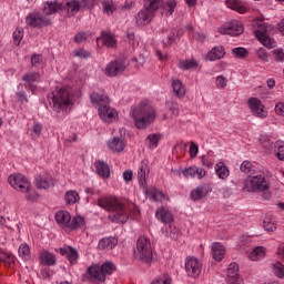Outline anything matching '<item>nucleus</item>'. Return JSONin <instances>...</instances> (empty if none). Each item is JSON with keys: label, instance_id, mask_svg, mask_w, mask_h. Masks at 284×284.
Returning <instances> with one entry per match:
<instances>
[{"label": "nucleus", "instance_id": "f257e3e1", "mask_svg": "<svg viewBox=\"0 0 284 284\" xmlns=\"http://www.w3.org/2000/svg\"><path fill=\"white\" fill-rule=\"evenodd\" d=\"M85 7L87 0H72L65 4H61L55 1H50L44 4L43 13L32 12L28 14V17L26 18V22L28 26L32 28L47 27L52 23V19L50 18V16L54 14L55 12L60 11L62 16L71 17L74 16L81 8Z\"/></svg>", "mask_w": 284, "mask_h": 284}, {"label": "nucleus", "instance_id": "f03ea898", "mask_svg": "<svg viewBox=\"0 0 284 284\" xmlns=\"http://www.w3.org/2000/svg\"><path fill=\"white\" fill-rule=\"evenodd\" d=\"M74 92L71 88H60L49 95V103L57 116H64L74 103Z\"/></svg>", "mask_w": 284, "mask_h": 284}, {"label": "nucleus", "instance_id": "7ed1b4c3", "mask_svg": "<svg viewBox=\"0 0 284 284\" xmlns=\"http://www.w3.org/2000/svg\"><path fill=\"white\" fill-rule=\"evenodd\" d=\"M99 207L106 210V212H113L110 216L113 223H128L130 219L129 209H126L123 202L118 196H104L98 201Z\"/></svg>", "mask_w": 284, "mask_h": 284}, {"label": "nucleus", "instance_id": "20e7f679", "mask_svg": "<svg viewBox=\"0 0 284 284\" xmlns=\"http://www.w3.org/2000/svg\"><path fill=\"white\" fill-rule=\"evenodd\" d=\"M130 115L138 129H145L154 122L156 113L146 100H142L131 106Z\"/></svg>", "mask_w": 284, "mask_h": 284}, {"label": "nucleus", "instance_id": "39448f33", "mask_svg": "<svg viewBox=\"0 0 284 284\" xmlns=\"http://www.w3.org/2000/svg\"><path fill=\"white\" fill-rule=\"evenodd\" d=\"M149 162L146 160H143L138 172L140 187H142L146 199H149L150 201H154L155 203H165V201H168V196L162 191H159L153 186H146V179L149 176Z\"/></svg>", "mask_w": 284, "mask_h": 284}, {"label": "nucleus", "instance_id": "423d86ee", "mask_svg": "<svg viewBox=\"0 0 284 284\" xmlns=\"http://www.w3.org/2000/svg\"><path fill=\"white\" fill-rule=\"evenodd\" d=\"M271 27L265 23L263 19L253 20V33H255V38L257 41L262 43V45L273 49L276 44L273 39L270 37Z\"/></svg>", "mask_w": 284, "mask_h": 284}, {"label": "nucleus", "instance_id": "0eeeda50", "mask_svg": "<svg viewBox=\"0 0 284 284\" xmlns=\"http://www.w3.org/2000/svg\"><path fill=\"white\" fill-rule=\"evenodd\" d=\"M133 256L143 263H150L152 261V245L149 237L141 235L138 239L136 245L133 248Z\"/></svg>", "mask_w": 284, "mask_h": 284}, {"label": "nucleus", "instance_id": "6e6552de", "mask_svg": "<svg viewBox=\"0 0 284 284\" xmlns=\"http://www.w3.org/2000/svg\"><path fill=\"white\" fill-rule=\"evenodd\" d=\"M114 271H115V266L110 261L104 262L101 266L99 264H94L89 267L90 276L93 280L101 283L105 281L106 275H111Z\"/></svg>", "mask_w": 284, "mask_h": 284}, {"label": "nucleus", "instance_id": "1a4fd4ad", "mask_svg": "<svg viewBox=\"0 0 284 284\" xmlns=\"http://www.w3.org/2000/svg\"><path fill=\"white\" fill-rule=\"evenodd\" d=\"M268 183L263 175L248 176L244 180V190L246 192H265Z\"/></svg>", "mask_w": 284, "mask_h": 284}, {"label": "nucleus", "instance_id": "9d476101", "mask_svg": "<svg viewBox=\"0 0 284 284\" xmlns=\"http://www.w3.org/2000/svg\"><path fill=\"white\" fill-rule=\"evenodd\" d=\"M217 32L222 36L237 37L244 32V26L239 20H229L217 28Z\"/></svg>", "mask_w": 284, "mask_h": 284}, {"label": "nucleus", "instance_id": "9b49d317", "mask_svg": "<svg viewBox=\"0 0 284 284\" xmlns=\"http://www.w3.org/2000/svg\"><path fill=\"white\" fill-rule=\"evenodd\" d=\"M8 183L16 192H28L30 189V180L22 173H12L8 176Z\"/></svg>", "mask_w": 284, "mask_h": 284}, {"label": "nucleus", "instance_id": "f8f14e48", "mask_svg": "<svg viewBox=\"0 0 284 284\" xmlns=\"http://www.w3.org/2000/svg\"><path fill=\"white\" fill-rule=\"evenodd\" d=\"M203 264L200 258L195 256H189L185 260L186 276L191 278H197L202 273Z\"/></svg>", "mask_w": 284, "mask_h": 284}, {"label": "nucleus", "instance_id": "ddd939ff", "mask_svg": "<svg viewBox=\"0 0 284 284\" xmlns=\"http://www.w3.org/2000/svg\"><path fill=\"white\" fill-rule=\"evenodd\" d=\"M247 104L253 116L260 119H266L268 116V111L258 98H250Z\"/></svg>", "mask_w": 284, "mask_h": 284}, {"label": "nucleus", "instance_id": "4468645a", "mask_svg": "<svg viewBox=\"0 0 284 284\" xmlns=\"http://www.w3.org/2000/svg\"><path fill=\"white\" fill-rule=\"evenodd\" d=\"M98 114L101 120H103L106 123H112L116 120H119V112L110 106L109 104H104L98 109Z\"/></svg>", "mask_w": 284, "mask_h": 284}, {"label": "nucleus", "instance_id": "2eb2a0df", "mask_svg": "<svg viewBox=\"0 0 284 284\" xmlns=\"http://www.w3.org/2000/svg\"><path fill=\"white\" fill-rule=\"evenodd\" d=\"M126 69V64L124 61L122 60H115V61H111L105 70H104V73L108 75V77H116L119 75L120 73H122L124 70Z\"/></svg>", "mask_w": 284, "mask_h": 284}, {"label": "nucleus", "instance_id": "dca6fc26", "mask_svg": "<svg viewBox=\"0 0 284 284\" xmlns=\"http://www.w3.org/2000/svg\"><path fill=\"white\" fill-rule=\"evenodd\" d=\"M54 185V180L49 173H41L36 176V187L38 190H49Z\"/></svg>", "mask_w": 284, "mask_h": 284}, {"label": "nucleus", "instance_id": "f3484780", "mask_svg": "<svg viewBox=\"0 0 284 284\" xmlns=\"http://www.w3.org/2000/svg\"><path fill=\"white\" fill-rule=\"evenodd\" d=\"M22 80L24 81L26 88L34 93L40 81V74L37 72H28L22 77Z\"/></svg>", "mask_w": 284, "mask_h": 284}, {"label": "nucleus", "instance_id": "a211bd4d", "mask_svg": "<svg viewBox=\"0 0 284 284\" xmlns=\"http://www.w3.org/2000/svg\"><path fill=\"white\" fill-rule=\"evenodd\" d=\"M226 252L227 250L222 243L214 242L211 244V256H213L215 262H222L226 256Z\"/></svg>", "mask_w": 284, "mask_h": 284}, {"label": "nucleus", "instance_id": "6ab92c4d", "mask_svg": "<svg viewBox=\"0 0 284 284\" xmlns=\"http://www.w3.org/2000/svg\"><path fill=\"white\" fill-rule=\"evenodd\" d=\"M106 145L111 151L120 153L125 149L126 143L122 136H113L106 142Z\"/></svg>", "mask_w": 284, "mask_h": 284}, {"label": "nucleus", "instance_id": "aec40b11", "mask_svg": "<svg viewBox=\"0 0 284 284\" xmlns=\"http://www.w3.org/2000/svg\"><path fill=\"white\" fill-rule=\"evenodd\" d=\"M153 18L154 14L144 8L135 16V23L139 27H144L150 24Z\"/></svg>", "mask_w": 284, "mask_h": 284}, {"label": "nucleus", "instance_id": "412c9836", "mask_svg": "<svg viewBox=\"0 0 284 284\" xmlns=\"http://www.w3.org/2000/svg\"><path fill=\"white\" fill-rule=\"evenodd\" d=\"M71 215L68 211H58L55 213V221L63 230H69L71 225Z\"/></svg>", "mask_w": 284, "mask_h": 284}, {"label": "nucleus", "instance_id": "4be33fe9", "mask_svg": "<svg viewBox=\"0 0 284 284\" xmlns=\"http://www.w3.org/2000/svg\"><path fill=\"white\" fill-rule=\"evenodd\" d=\"M90 100L93 106L95 108H100L102 105L109 104L110 103V99L106 94H104L103 92H97L94 91L91 95H90Z\"/></svg>", "mask_w": 284, "mask_h": 284}, {"label": "nucleus", "instance_id": "5701e85b", "mask_svg": "<svg viewBox=\"0 0 284 284\" xmlns=\"http://www.w3.org/2000/svg\"><path fill=\"white\" fill-rule=\"evenodd\" d=\"M226 276H229V283H240V266L237 263L229 264V268L226 270Z\"/></svg>", "mask_w": 284, "mask_h": 284}, {"label": "nucleus", "instance_id": "b1692460", "mask_svg": "<svg viewBox=\"0 0 284 284\" xmlns=\"http://www.w3.org/2000/svg\"><path fill=\"white\" fill-rule=\"evenodd\" d=\"M225 49L222 45H217V47H213L212 50H210L209 52H206V60L214 62L217 60H221L225 57Z\"/></svg>", "mask_w": 284, "mask_h": 284}, {"label": "nucleus", "instance_id": "393cba45", "mask_svg": "<svg viewBox=\"0 0 284 284\" xmlns=\"http://www.w3.org/2000/svg\"><path fill=\"white\" fill-rule=\"evenodd\" d=\"M40 264L47 267H52L55 265L57 257L53 253L49 251H42L39 256Z\"/></svg>", "mask_w": 284, "mask_h": 284}, {"label": "nucleus", "instance_id": "a878e982", "mask_svg": "<svg viewBox=\"0 0 284 284\" xmlns=\"http://www.w3.org/2000/svg\"><path fill=\"white\" fill-rule=\"evenodd\" d=\"M215 176H217L220 181H226L229 179L230 169L223 161L215 163Z\"/></svg>", "mask_w": 284, "mask_h": 284}, {"label": "nucleus", "instance_id": "bb28decb", "mask_svg": "<svg viewBox=\"0 0 284 284\" xmlns=\"http://www.w3.org/2000/svg\"><path fill=\"white\" fill-rule=\"evenodd\" d=\"M60 254H62V256H67L71 265H75L78 263L79 253L75 248L71 246L61 247Z\"/></svg>", "mask_w": 284, "mask_h": 284}, {"label": "nucleus", "instance_id": "cd10ccee", "mask_svg": "<svg viewBox=\"0 0 284 284\" xmlns=\"http://www.w3.org/2000/svg\"><path fill=\"white\" fill-rule=\"evenodd\" d=\"M155 216L161 223H172L174 221L172 213L166 207H159Z\"/></svg>", "mask_w": 284, "mask_h": 284}, {"label": "nucleus", "instance_id": "c85d7f7f", "mask_svg": "<svg viewBox=\"0 0 284 284\" xmlns=\"http://www.w3.org/2000/svg\"><path fill=\"white\" fill-rule=\"evenodd\" d=\"M94 166H95L97 173L101 179H109L111 171L108 163H105L104 161H97L94 163Z\"/></svg>", "mask_w": 284, "mask_h": 284}, {"label": "nucleus", "instance_id": "c756f323", "mask_svg": "<svg viewBox=\"0 0 284 284\" xmlns=\"http://www.w3.org/2000/svg\"><path fill=\"white\" fill-rule=\"evenodd\" d=\"M267 250L264 246H255L248 254V258H251V262H258L265 258Z\"/></svg>", "mask_w": 284, "mask_h": 284}, {"label": "nucleus", "instance_id": "7c9ffc66", "mask_svg": "<svg viewBox=\"0 0 284 284\" xmlns=\"http://www.w3.org/2000/svg\"><path fill=\"white\" fill-rule=\"evenodd\" d=\"M209 194V189L206 185H200L195 187V190L191 191V199L193 201H201V199H204Z\"/></svg>", "mask_w": 284, "mask_h": 284}, {"label": "nucleus", "instance_id": "2f4dec72", "mask_svg": "<svg viewBox=\"0 0 284 284\" xmlns=\"http://www.w3.org/2000/svg\"><path fill=\"white\" fill-rule=\"evenodd\" d=\"M172 88H173L174 94L179 99H184V97L186 94V89H185V85L180 80H178V79L173 80Z\"/></svg>", "mask_w": 284, "mask_h": 284}, {"label": "nucleus", "instance_id": "473e14b6", "mask_svg": "<svg viewBox=\"0 0 284 284\" xmlns=\"http://www.w3.org/2000/svg\"><path fill=\"white\" fill-rule=\"evenodd\" d=\"M163 0H144V9L149 10L153 16L162 8Z\"/></svg>", "mask_w": 284, "mask_h": 284}, {"label": "nucleus", "instance_id": "72a5a7b5", "mask_svg": "<svg viewBox=\"0 0 284 284\" xmlns=\"http://www.w3.org/2000/svg\"><path fill=\"white\" fill-rule=\"evenodd\" d=\"M176 6H178V2L175 0H165V1L163 0L161 8L163 10V13L170 17L174 13Z\"/></svg>", "mask_w": 284, "mask_h": 284}, {"label": "nucleus", "instance_id": "f704fd0d", "mask_svg": "<svg viewBox=\"0 0 284 284\" xmlns=\"http://www.w3.org/2000/svg\"><path fill=\"white\" fill-rule=\"evenodd\" d=\"M118 244V240L115 237H104L100 240L99 247L100 250H113Z\"/></svg>", "mask_w": 284, "mask_h": 284}, {"label": "nucleus", "instance_id": "c9c22d12", "mask_svg": "<svg viewBox=\"0 0 284 284\" xmlns=\"http://www.w3.org/2000/svg\"><path fill=\"white\" fill-rule=\"evenodd\" d=\"M64 199L68 205H75V203H79L80 201V195L77 191L70 190L65 192Z\"/></svg>", "mask_w": 284, "mask_h": 284}, {"label": "nucleus", "instance_id": "e433bc0d", "mask_svg": "<svg viewBox=\"0 0 284 284\" xmlns=\"http://www.w3.org/2000/svg\"><path fill=\"white\" fill-rule=\"evenodd\" d=\"M98 41H103V44L109 48H113L116 43L114 36L109 32H103Z\"/></svg>", "mask_w": 284, "mask_h": 284}, {"label": "nucleus", "instance_id": "4c0bfd02", "mask_svg": "<svg viewBox=\"0 0 284 284\" xmlns=\"http://www.w3.org/2000/svg\"><path fill=\"white\" fill-rule=\"evenodd\" d=\"M162 139V135L160 133H152L146 138V145L154 150L158 148L160 140Z\"/></svg>", "mask_w": 284, "mask_h": 284}, {"label": "nucleus", "instance_id": "58836bf2", "mask_svg": "<svg viewBox=\"0 0 284 284\" xmlns=\"http://www.w3.org/2000/svg\"><path fill=\"white\" fill-rule=\"evenodd\" d=\"M226 7L231 8V10H235L240 13H245V6L239 0H226Z\"/></svg>", "mask_w": 284, "mask_h": 284}, {"label": "nucleus", "instance_id": "ea45409f", "mask_svg": "<svg viewBox=\"0 0 284 284\" xmlns=\"http://www.w3.org/2000/svg\"><path fill=\"white\" fill-rule=\"evenodd\" d=\"M260 144H262V148H264V150L266 152L272 151L273 148L275 146L274 141L272 140V138L267 136V135L260 136Z\"/></svg>", "mask_w": 284, "mask_h": 284}, {"label": "nucleus", "instance_id": "a19ab883", "mask_svg": "<svg viewBox=\"0 0 284 284\" xmlns=\"http://www.w3.org/2000/svg\"><path fill=\"white\" fill-rule=\"evenodd\" d=\"M85 225V220L81 215H77L71 220L69 230H80L81 227H84Z\"/></svg>", "mask_w": 284, "mask_h": 284}, {"label": "nucleus", "instance_id": "79ce46f5", "mask_svg": "<svg viewBox=\"0 0 284 284\" xmlns=\"http://www.w3.org/2000/svg\"><path fill=\"white\" fill-rule=\"evenodd\" d=\"M199 67V62L194 59L191 60H181L179 63V68L182 70H192Z\"/></svg>", "mask_w": 284, "mask_h": 284}, {"label": "nucleus", "instance_id": "37998d69", "mask_svg": "<svg viewBox=\"0 0 284 284\" xmlns=\"http://www.w3.org/2000/svg\"><path fill=\"white\" fill-rule=\"evenodd\" d=\"M165 234L166 236H170V239H172L173 241H178V239L182 236L180 229L175 225H170V227L166 229Z\"/></svg>", "mask_w": 284, "mask_h": 284}, {"label": "nucleus", "instance_id": "c03bdc74", "mask_svg": "<svg viewBox=\"0 0 284 284\" xmlns=\"http://www.w3.org/2000/svg\"><path fill=\"white\" fill-rule=\"evenodd\" d=\"M176 31L170 30L166 32V34L163 38V43L165 47L172 45L176 40Z\"/></svg>", "mask_w": 284, "mask_h": 284}, {"label": "nucleus", "instance_id": "a18cd8bd", "mask_svg": "<svg viewBox=\"0 0 284 284\" xmlns=\"http://www.w3.org/2000/svg\"><path fill=\"white\" fill-rule=\"evenodd\" d=\"M231 54H233L235 59H244L248 55V50L242 47H237L231 50Z\"/></svg>", "mask_w": 284, "mask_h": 284}, {"label": "nucleus", "instance_id": "49530a36", "mask_svg": "<svg viewBox=\"0 0 284 284\" xmlns=\"http://www.w3.org/2000/svg\"><path fill=\"white\" fill-rule=\"evenodd\" d=\"M273 273L278 280H284V264L276 262L273 264Z\"/></svg>", "mask_w": 284, "mask_h": 284}, {"label": "nucleus", "instance_id": "de8ad7c7", "mask_svg": "<svg viewBox=\"0 0 284 284\" xmlns=\"http://www.w3.org/2000/svg\"><path fill=\"white\" fill-rule=\"evenodd\" d=\"M151 284H172V277L170 274L165 273L154 278Z\"/></svg>", "mask_w": 284, "mask_h": 284}, {"label": "nucleus", "instance_id": "09e8293b", "mask_svg": "<svg viewBox=\"0 0 284 284\" xmlns=\"http://www.w3.org/2000/svg\"><path fill=\"white\" fill-rule=\"evenodd\" d=\"M274 149H275V155L278 160L283 161L284 160V142L283 141H276L274 143Z\"/></svg>", "mask_w": 284, "mask_h": 284}, {"label": "nucleus", "instance_id": "8fccbe9b", "mask_svg": "<svg viewBox=\"0 0 284 284\" xmlns=\"http://www.w3.org/2000/svg\"><path fill=\"white\" fill-rule=\"evenodd\" d=\"M264 230L266 232H274L276 230L275 222L271 215L264 216Z\"/></svg>", "mask_w": 284, "mask_h": 284}, {"label": "nucleus", "instance_id": "3c124183", "mask_svg": "<svg viewBox=\"0 0 284 284\" xmlns=\"http://www.w3.org/2000/svg\"><path fill=\"white\" fill-rule=\"evenodd\" d=\"M22 194L26 195L27 201H38L39 194L32 189V184H30V189L28 191H23Z\"/></svg>", "mask_w": 284, "mask_h": 284}, {"label": "nucleus", "instance_id": "603ef678", "mask_svg": "<svg viewBox=\"0 0 284 284\" xmlns=\"http://www.w3.org/2000/svg\"><path fill=\"white\" fill-rule=\"evenodd\" d=\"M18 252L21 258H23L24 261H28L30 258L31 251L27 244H21Z\"/></svg>", "mask_w": 284, "mask_h": 284}, {"label": "nucleus", "instance_id": "864d4df0", "mask_svg": "<svg viewBox=\"0 0 284 284\" xmlns=\"http://www.w3.org/2000/svg\"><path fill=\"white\" fill-rule=\"evenodd\" d=\"M206 176V171L203 168H199L196 165H193V179H197V181H201Z\"/></svg>", "mask_w": 284, "mask_h": 284}, {"label": "nucleus", "instance_id": "5fc2aeb1", "mask_svg": "<svg viewBox=\"0 0 284 284\" xmlns=\"http://www.w3.org/2000/svg\"><path fill=\"white\" fill-rule=\"evenodd\" d=\"M229 80L225 75H217L215 77V88L224 89L226 88Z\"/></svg>", "mask_w": 284, "mask_h": 284}, {"label": "nucleus", "instance_id": "6e6d98bb", "mask_svg": "<svg viewBox=\"0 0 284 284\" xmlns=\"http://www.w3.org/2000/svg\"><path fill=\"white\" fill-rule=\"evenodd\" d=\"M116 10L114 3L111 0L103 1V11L106 14H112Z\"/></svg>", "mask_w": 284, "mask_h": 284}, {"label": "nucleus", "instance_id": "4d7b16f0", "mask_svg": "<svg viewBox=\"0 0 284 284\" xmlns=\"http://www.w3.org/2000/svg\"><path fill=\"white\" fill-rule=\"evenodd\" d=\"M215 156L212 154H209L207 156H202V165L212 169L215 163Z\"/></svg>", "mask_w": 284, "mask_h": 284}, {"label": "nucleus", "instance_id": "13d9d810", "mask_svg": "<svg viewBox=\"0 0 284 284\" xmlns=\"http://www.w3.org/2000/svg\"><path fill=\"white\" fill-rule=\"evenodd\" d=\"M44 59L40 54H34L31 58V63L33 67L42 68L43 67Z\"/></svg>", "mask_w": 284, "mask_h": 284}, {"label": "nucleus", "instance_id": "bf43d9fd", "mask_svg": "<svg viewBox=\"0 0 284 284\" xmlns=\"http://www.w3.org/2000/svg\"><path fill=\"white\" fill-rule=\"evenodd\" d=\"M240 171L244 172V174H250V172L253 171L252 162L247 160L242 162V165H240Z\"/></svg>", "mask_w": 284, "mask_h": 284}, {"label": "nucleus", "instance_id": "052dcab7", "mask_svg": "<svg viewBox=\"0 0 284 284\" xmlns=\"http://www.w3.org/2000/svg\"><path fill=\"white\" fill-rule=\"evenodd\" d=\"M23 38V31L21 28H18L14 32H13V43L16 45H19L21 40Z\"/></svg>", "mask_w": 284, "mask_h": 284}, {"label": "nucleus", "instance_id": "680f3d73", "mask_svg": "<svg viewBox=\"0 0 284 284\" xmlns=\"http://www.w3.org/2000/svg\"><path fill=\"white\" fill-rule=\"evenodd\" d=\"M273 58L276 61H284V50L282 48L274 49Z\"/></svg>", "mask_w": 284, "mask_h": 284}, {"label": "nucleus", "instance_id": "e2e57ef3", "mask_svg": "<svg viewBox=\"0 0 284 284\" xmlns=\"http://www.w3.org/2000/svg\"><path fill=\"white\" fill-rule=\"evenodd\" d=\"M182 174L184 179H194V165L182 170Z\"/></svg>", "mask_w": 284, "mask_h": 284}, {"label": "nucleus", "instance_id": "0e129e2a", "mask_svg": "<svg viewBox=\"0 0 284 284\" xmlns=\"http://www.w3.org/2000/svg\"><path fill=\"white\" fill-rule=\"evenodd\" d=\"M73 53L77 58H80V59H87L91 55V53L84 49L75 50Z\"/></svg>", "mask_w": 284, "mask_h": 284}, {"label": "nucleus", "instance_id": "69168bd1", "mask_svg": "<svg viewBox=\"0 0 284 284\" xmlns=\"http://www.w3.org/2000/svg\"><path fill=\"white\" fill-rule=\"evenodd\" d=\"M255 54H257V58L263 62H268V54L264 49L260 48Z\"/></svg>", "mask_w": 284, "mask_h": 284}, {"label": "nucleus", "instance_id": "338daca9", "mask_svg": "<svg viewBox=\"0 0 284 284\" xmlns=\"http://www.w3.org/2000/svg\"><path fill=\"white\" fill-rule=\"evenodd\" d=\"M130 219L135 221L140 216V209L138 206H133V209H129Z\"/></svg>", "mask_w": 284, "mask_h": 284}, {"label": "nucleus", "instance_id": "774afa93", "mask_svg": "<svg viewBox=\"0 0 284 284\" xmlns=\"http://www.w3.org/2000/svg\"><path fill=\"white\" fill-rule=\"evenodd\" d=\"M274 111L278 114L284 116V103L277 102L274 106Z\"/></svg>", "mask_w": 284, "mask_h": 284}]
</instances>
